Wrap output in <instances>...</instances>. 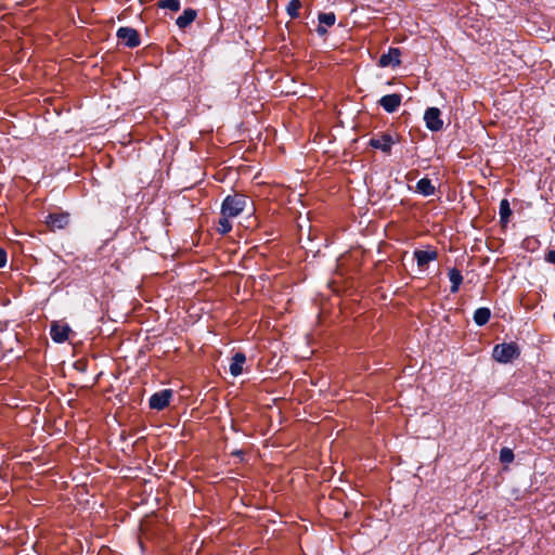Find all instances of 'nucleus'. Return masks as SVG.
Instances as JSON below:
<instances>
[{
	"mask_svg": "<svg viewBox=\"0 0 555 555\" xmlns=\"http://www.w3.org/2000/svg\"><path fill=\"white\" fill-rule=\"evenodd\" d=\"M172 397L171 389H163L158 392H155L151 396L149 404L151 409L160 411L169 405L170 399Z\"/></svg>",
	"mask_w": 555,
	"mask_h": 555,
	"instance_id": "obj_5",
	"label": "nucleus"
},
{
	"mask_svg": "<svg viewBox=\"0 0 555 555\" xmlns=\"http://www.w3.org/2000/svg\"><path fill=\"white\" fill-rule=\"evenodd\" d=\"M231 217H224L222 216L220 219H219V222H218V232L221 233V234H227L228 232L231 231L232 229V224L231 222L229 221Z\"/></svg>",
	"mask_w": 555,
	"mask_h": 555,
	"instance_id": "obj_20",
	"label": "nucleus"
},
{
	"mask_svg": "<svg viewBox=\"0 0 555 555\" xmlns=\"http://www.w3.org/2000/svg\"><path fill=\"white\" fill-rule=\"evenodd\" d=\"M424 121L430 131H440L443 127L441 112L437 107H428L425 111Z\"/></svg>",
	"mask_w": 555,
	"mask_h": 555,
	"instance_id": "obj_4",
	"label": "nucleus"
},
{
	"mask_svg": "<svg viewBox=\"0 0 555 555\" xmlns=\"http://www.w3.org/2000/svg\"><path fill=\"white\" fill-rule=\"evenodd\" d=\"M449 279H450V282H451V288H450V292L452 294H455L459 292V288H460V285L462 284L463 282V276H462V273L460 270H457L456 268H452L450 271H449Z\"/></svg>",
	"mask_w": 555,
	"mask_h": 555,
	"instance_id": "obj_15",
	"label": "nucleus"
},
{
	"mask_svg": "<svg viewBox=\"0 0 555 555\" xmlns=\"http://www.w3.org/2000/svg\"><path fill=\"white\" fill-rule=\"evenodd\" d=\"M197 16V12L194 9H185L183 13L177 18L176 24L179 28H185L191 25Z\"/></svg>",
	"mask_w": 555,
	"mask_h": 555,
	"instance_id": "obj_13",
	"label": "nucleus"
},
{
	"mask_svg": "<svg viewBox=\"0 0 555 555\" xmlns=\"http://www.w3.org/2000/svg\"><path fill=\"white\" fill-rule=\"evenodd\" d=\"M231 454L233 456H243L244 453H243L242 450H234V451L231 452Z\"/></svg>",
	"mask_w": 555,
	"mask_h": 555,
	"instance_id": "obj_26",
	"label": "nucleus"
},
{
	"mask_svg": "<svg viewBox=\"0 0 555 555\" xmlns=\"http://www.w3.org/2000/svg\"><path fill=\"white\" fill-rule=\"evenodd\" d=\"M318 18H319L320 24L328 26V27L333 26L336 21V16L333 12L320 13Z\"/></svg>",
	"mask_w": 555,
	"mask_h": 555,
	"instance_id": "obj_19",
	"label": "nucleus"
},
{
	"mask_svg": "<svg viewBox=\"0 0 555 555\" xmlns=\"http://www.w3.org/2000/svg\"><path fill=\"white\" fill-rule=\"evenodd\" d=\"M401 51L398 48H389L387 53H384L378 60L379 67H396L401 64Z\"/></svg>",
	"mask_w": 555,
	"mask_h": 555,
	"instance_id": "obj_8",
	"label": "nucleus"
},
{
	"mask_svg": "<svg viewBox=\"0 0 555 555\" xmlns=\"http://www.w3.org/2000/svg\"><path fill=\"white\" fill-rule=\"evenodd\" d=\"M416 192L424 196H430L434 195L436 192V188L433 184L431 180L428 178H422L416 183Z\"/></svg>",
	"mask_w": 555,
	"mask_h": 555,
	"instance_id": "obj_14",
	"label": "nucleus"
},
{
	"mask_svg": "<svg viewBox=\"0 0 555 555\" xmlns=\"http://www.w3.org/2000/svg\"><path fill=\"white\" fill-rule=\"evenodd\" d=\"M7 263V253L3 248H0V268H3Z\"/></svg>",
	"mask_w": 555,
	"mask_h": 555,
	"instance_id": "obj_24",
	"label": "nucleus"
},
{
	"mask_svg": "<svg viewBox=\"0 0 555 555\" xmlns=\"http://www.w3.org/2000/svg\"><path fill=\"white\" fill-rule=\"evenodd\" d=\"M70 331L72 330L67 324H60L57 322H53L51 324L50 335L55 343H64L65 340L68 339Z\"/></svg>",
	"mask_w": 555,
	"mask_h": 555,
	"instance_id": "obj_10",
	"label": "nucleus"
},
{
	"mask_svg": "<svg viewBox=\"0 0 555 555\" xmlns=\"http://www.w3.org/2000/svg\"><path fill=\"white\" fill-rule=\"evenodd\" d=\"M520 354L519 347L515 343L499 344L494 346L492 357L500 363H508L518 358Z\"/></svg>",
	"mask_w": 555,
	"mask_h": 555,
	"instance_id": "obj_2",
	"label": "nucleus"
},
{
	"mask_svg": "<svg viewBox=\"0 0 555 555\" xmlns=\"http://www.w3.org/2000/svg\"><path fill=\"white\" fill-rule=\"evenodd\" d=\"M500 222L505 225L509 221V217L512 216V209L509 206V202L506 198H503L500 202Z\"/></svg>",
	"mask_w": 555,
	"mask_h": 555,
	"instance_id": "obj_17",
	"label": "nucleus"
},
{
	"mask_svg": "<svg viewBox=\"0 0 555 555\" xmlns=\"http://www.w3.org/2000/svg\"><path fill=\"white\" fill-rule=\"evenodd\" d=\"M395 140L390 133H382L380 135L371 138L369 144L373 149L380 150L386 154H390Z\"/></svg>",
	"mask_w": 555,
	"mask_h": 555,
	"instance_id": "obj_6",
	"label": "nucleus"
},
{
	"mask_svg": "<svg viewBox=\"0 0 555 555\" xmlns=\"http://www.w3.org/2000/svg\"><path fill=\"white\" fill-rule=\"evenodd\" d=\"M315 31L320 35V36H324L326 35L327 30L326 28L324 27V25L322 24H319Z\"/></svg>",
	"mask_w": 555,
	"mask_h": 555,
	"instance_id": "obj_25",
	"label": "nucleus"
},
{
	"mask_svg": "<svg viewBox=\"0 0 555 555\" xmlns=\"http://www.w3.org/2000/svg\"><path fill=\"white\" fill-rule=\"evenodd\" d=\"M246 362V356L243 352H236L232 357L230 373L232 376H238L243 372V365Z\"/></svg>",
	"mask_w": 555,
	"mask_h": 555,
	"instance_id": "obj_12",
	"label": "nucleus"
},
{
	"mask_svg": "<svg viewBox=\"0 0 555 555\" xmlns=\"http://www.w3.org/2000/svg\"><path fill=\"white\" fill-rule=\"evenodd\" d=\"M544 260L548 263L555 264V248L550 249L544 257Z\"/></svg>",
	"mask_w": 555,
	"mask_h": 555,
	"instance_id": "obj_23",
	"label": "nucleus"
},
{
	"mask_svg": "<svg viewBox=\"0 0 555 555\" xmlns=\"http://www.w3.org/2000/svg\"><path fill=\"white\" fill-rule=\"evenodd\" d=\"M401 101V94L391 93L382 96L378 103L387 113H395L399 108Z\"/></svg>",
	"mask_w": 555,
	"mask_h": 555,
	"instance_id": "obj_9",
	"label": "nucleus"
},
{
	"mask_svg": "<svg viewBox=\"0 0 555 555\" xmlns=\"http://www.w3.org/2000/svg\"><path fill=\"white\" fill-rule=\"evenodd\" d=\"M46 223L52 231L65 229L69 223V215L67 212L49 214Z\"/></svg>",
	"mask_w": 555,
	"mask_h": 555,
	"instance_id": "obj_7",
	"label": "nucleus"
},
{
	"mask_svg": "<svg viewBox=\"0 0 555 555\" xmlns=\"http://www.w3.org/2000/svg\"><path fill=\"white\" fill-rule=\"evenodd\" d=\"M158 7L162 9H169L171 11H179L180 10V1L179 0H160L158 2Z\"/></svg>",
	"mask_w": 555,
	"mask_h": 555,
	"instance_id": "obj_21",
	"label": "nucleus"
},
{
	"mask_svg": "<svg viewBox=\"0 0 555 555\" xmlns=\"http://www.w3.org/2000/svg\"><path fill=\"white\" fill-rule=\"evenodd\" d=\"M301 8L300 0H291L286 7V12L292 18H296L299 15V9Z\"/></svg>",
	"mask_w": 555,
	"mask_h": 555,
	"instance_id": "obj_18",
	"label": "nucleus"
},
{
	"mask_svg": "<svg viewBox=\"0 0 555 555\" xmlns=\"http://www.w3.org/2000/svg\"><path fill=\"white\" fill-rule=\"evenodd\" d=\"M514 460V453L508 448H502L500 451V461L504 464L512 463Z\"/></svg>",
	"mask_w": 555,
	"mask_h": 555,
	"instance_id": "obj_22",
	"label": "nucleus"
},
{
	"mask_svg": "<svg viewBox=\"0 0 555 555\" xmlns=\"http://www.w3.org/2000/svg\"><path fill=\"white\" fill-rule=\"evenodd\" d=\"M490 317H491V311L489 308H486V307H481V308H478L475 312H474V322L478 325V326H482L485 324H487L490 320Z\"/></svg>",
	"mask_w": 555,
	"mask_h": 555,
	"instance_id": "obj_16",
	"label": "nucleus"
},
{
	"mask_svg": "<svg viewBox=\"0 0 555 555\" xmlns=\"http://www.w3.org/2000/svg\"><path fill=\"white\" fill-rule=\"evenodd\" d=\"M247 205V197L243 194L228 195L221 205V215L224 217H237L244 211Z\"/></svg>",
	"mask_w": 555,
	"mask_h": 555,
	"instance_id": "obj_1",
	"label": "nucleus"
},
{
	"mask_svg": "<svg viewBox=\"0 0 555 555\" xmlns=\"http://www.w3.org/2000/svg\"><path fill=\"white\" fill-rule=\"evenodd\" d=\"M116 36L128 48H137L141 43L139 33L131 27L118 28Z\"/></svg>",
	"mask_w": 555,
	"mask_h": 555,
	"instance_id": "obj_3",
	"label": "nucleus"
},
{
	"mask_svg": "<svg viewBox=\"0 0 555 555\" xmlns=\"http://www.w3.org/2000/svg\"><path fill=\"white\" fill-rule=\"evenodd\" d=\"M414 257L417 261L418 267H424L428 264L430 261L437 259L438 254L436 250H421L417 249L414 251Z\"/></svg>",
	"mask_w": 555,
	"mask_h": 555,
	"instance_id": "obj_11",
	"label": "nucleus"
}]
</instances>
